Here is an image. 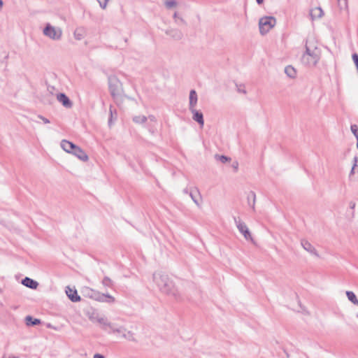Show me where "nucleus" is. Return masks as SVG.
<instances>
[{
    "mask_svg": "<svg viewBox=\"0 0 358 358\" xmlns=\"http://www.w3.org/2000/svg\"><path fill=\"white\" fill-rule=\"evenodd\" d=\"M152 281L159 291L176 301L182 299L181 294L176 288L173 280L162 271H157L152 275Z\"/></svg>",
    "mask_w": 358,
    "mask_h": 358,
    "instance_id": "nucleus-1",
    "label": "nucleus"
},
{
    "mask_svg": "<svg viewBox=\"0 0 358 358\" xmlns=\"http://www.w3.org/2000/svg\"><path fill=\"white\" fill-rule=\"evenodd\" d=\"M305 49L301 58V63L308 67L315 66L321 57V50L317 43L314 40H307Z\"/></svg>",
    "mask_w": 358,
    "mask_h": 358,
    "instance_id": "nucleus-2",
    "label": "nucleus"
},
{
    "mask_svg": "<svg viewBox=\"0 0 358 358\" xmlns=\"http://www.w3.org/2000/svg\"><path fill=\"white\" fill-rule=\"evenodd\" d=\"M60 145L62 148L65 152L75 155L83 162L88 161V155L85 152V151L81 148L77 146L72 142L66 140H62Z\"/></svg>",
    "mask_w": 358,
    "mask_h": 358,
    "instance_id": "nucleus-3",
    "label": "nucleus"
},
{
    "mask_svg": "<svg viewBox=\"0 0 358 358\" xmlns=\"http://www.w3.org/2000/svg\"><path fill=\"white\" fill-rule=\"evenodd\" d=\"M108 85L111 96L118 103L122 100V83L115 76H110L108 77Z\"/></svg>",
    "mask_w": 358,
    "mask_h": 358,
    "instance_id": "nucleus-4",
    "label": "nucleus"
},
{
    "mask_svg": "<svg viewBox=\"0 0 358 358\" xmlns=\"http://www.w3.org/2000/svg\"><path fill=\"white\" fill-rule=\"evenodd\" d=\"M276 24V19L272 16H264L259 20V28L262 35L266 34Z\"/></svg>",
    "mask_w": 358,
    "mask_h": 358,
    "instance_id": "nucleus-5",
    "label": "nucleus"
},
{
    "mask_svg": "<svg viewBox=\"0 0 358 358\" xmlns=\"http://www.w3.org/2000/svg\"><path fill=\"white\" fill-rule=\"evenodd\" d=\"M62 29L60 27H54L50 23L46 24L43 30V35L53 41H59L62 38Z\"/></svg>",
    "mask_w": 358,
    "mask_h": 358,
    "instance_id": "nucleus-6",
    "label": "nucleus"
},
{
    "mask_svg": "<svg viewBox=\"0 0 358 358\" xmlns=\"http://www.w3.org/2000/svg\"><path fill=\"white\" fill-rule=\"evenodd\" d=\"M108 327L110 329L111 332L120 334L122 338L125 339L129 341L134 340V334L130 331H127V329L123 326L117 327L115 324L110 322Z\"/></svg>",
    "mask_w": 358,
    "mask_h": 358,
    "instance_id": "nucleus-7",
    "label": "nucleus"
},
{
    "mask_svg": "<svg viewBox=\"0 0 358 358\" xmlns=\"http://www.w3.org/2000/svg\"><path fill=\"white\" fill-rule=\"evenodd\" d=\"M234 222L238 231L243 235L244 238L246 240L253 241L252 237L246 224L242 222L239 217H234Z\"/></svg>",
    "mask_w": 358,
    "mask_h": 358,
    "instance_id": "nucleus-8",
    "label": "nucleus"
},
{
    "mask_svg": "<svg viewBox=\"0 0 358 358\" xmlns=\"http://www.w3.org/2000/svg\"><path fill=\"white\" fill-rule=\"evenodd\" d=\"M89 319L92 322H98L99 324H101L103 329H106V327H108L110 323L107 320L106 317L96 313H92L91 315H90Z\"/></svg>",
    "mask_w": 358,
    "mask_h": 358,
    "instance_id": "nucleus-9",
    "label": "nucleus"
},
{
    "mask_svg": "<svg viewBox=\"0 0 358 358\" xmlns=\"http://www.w3.org/2000/svg\"><path fill=\"white\" fill-rule=\"evenodd\" d=\"M165 34L176 41L182 39L183 36L182 32L176 28H169L165 30Z\"/></svg>",
    "mask_w": 358,
    "mask_h": 358,
    "instance_id": "nucleus-10",
    "label": "nucleus"
},
{
    "mask_svg": "<svg viewBox=\"0 0 358 358\" xmlns=\"http://www.w3.org/2000/svg\"><path fill=\"white\" fill-rule=\"evenodd\" d=\"M57 99L58 101L66 108H71L73 106L72 101L64 93H59L57 94Z\"/></svg>",
    "mask_w": 358,
    "mask_h": 358,
    "instance_id": "nucleus-11",
    "label": "nucleus"
},
{
    "mask_svg": "<svg viewBox=\"0 0 358 358\" xmlns=\"http://www.w3.org/2000/svg\"><path fill=\"white\" fill-rule=\"evenodd\" d=\"M301 245L302 248L306 251L309 252L310 254H311L317 257H319V255H318L316 249L315 248V247L310 243H309L308 241L302 240L301 241Z\"/></svg>",
    "mask_w": 358,
    "mask_h": 358,
    "instance_id": "nucleus-12",
    "label": "nucleus"
},
{
    "mask_svg": "<svg viewBox=\"0 0 358 358\" xmlns=\"http://www.w3.org/2000/svg\"><path fill=\"white\" fill-rule=\"evenodd\" d=\"M189 196L194 203L199 207L201 206V196L199 189L196 187L192 189L189 192Z\"/></svg>",
    "mask_w": 358,
    "mask_h": 358,
    "instance_id": "nucleus-13",
    "label": "nucleus"
},
{
    "mask_svg": "<svg viewBox=\"0 0 358 358\" xmlns=\"http://www.w3.org/2000/svg\"><path fill=\"white\" fill-rule=\"evenodd\" d=\"M66 293L69 297V299L73 302H78L80 301V297L78 294L77 290L74 289H71L69 287H66Z\"/></svg>",
    "mask_w": 358,
    "mask_h": 358,
    "instance_id": "nucleus-14",
    "label": "nucleus"
},
{
    "mask_svg": "<svg viewBox=\"0 0 358 358\" xmlns=\"http://www.w3.org/2000/svg\"><path fill=\"white\" fill-rule=\"evenodd\" d=\"M197 94L194 90H192L189 96V109H194L197 103Z\"/></svg>",
    "mask_w": 358,
    "mask_h": 358,
    "instance_id": "nucleus-15",
    "label": "nucleus"
},
{
    "mask_svg": "<svg viewBox=\"0 0 358 358\" xmlns=\"http://www.w3.org/2000/svg\"><path fill=\"white\" fill-rule=\"evenodd\" d=\"M193 114V120L197 122L201 127L203 126V116L201 112L196 110L195 108L189 110Z\"/></svg>",
    "mask_w": 358,
    "mask_h": 358,
    "instance_id": "nucleus-16",
    "label": "nucleus"
},
{
    "mask_svg": "<svg viewBox=\"0 0 358 358\" xmlns=\"http://www.w3.org/2000/svg\"><path fill=\"white\" fill-rule=\"evenodd\" d=\"M22 284L24 286L31 288V289H36L37 288V287L38 286V282H36V280H34L29 277H25L22 280Z\"/></svg>",
    "mask_w": 358,
    "mask_h": 358,
    "instance_id": "nucleus-17",
    "label": "nucleus"
},
{
    "mask_svg": "<svg viewBox=\"0 0 358 358\" xmlns=\"http://www.w3.org/2000/svg\"><path fill=\"white\" fill-rule=\"evenodd\" d=\"M85 35L86 31L83 27H77L73 32V36L77 41H81L85 38Z\"/></svg>",
    "mask_w": 358,
    "mask_h": 358,
    "instance_id": "nucleus-18",
    "label": "nucleus"
},
{
    "mask_svg": "<svg viewBox=\"0 0 358 358\" xmlns=\"http://www.w3.org/2000/svg\"><path fill=\"white\" fill-rule=\"evenodd\" d=\"M323 14V10L320 7L312 8L310 11V15L313 20L322 17Z\"/></svg>",
    "mask_w": 358,
    "mask_h": 358,
    "instance_id": "nucleus-19",
    "label": "nucleus"
},
{
    "mask_svg": "<svg viewBox=\"0 0 358 358\" xmlns=\"http://www.w3.org/2000/svg\"><path fill=\"white\" fill-rule=\"evenodd\" d=\"M25 323L27 326H34L41 324V320L28 315L25 317Z\"/></svg>",
    "mask_w": 358,
    "mask_h": 358,
    "instance_id": "nucleus-20",
    "label": "nucleus"
},
{
    "mask_svg": "<svg viewBox=\"0 0 358 358\" xmlns=\"http://www.w3.org/2000/svg\"><path fill=\"white\" fill-rule=\"evenodd\" d=\"M164 3L167 9L175 8L178 6V2L176 0H165Z\"/></svg>",
    "mask_w": 358,
    "mask_h": 358,
    "instance_id": "nucleus-21",
    "label": "nucleus"
},
{
    "mask_svg": "<svg viewBox=\"0 0 358 358\" xmlns=\"http://www.w3.org/2000/svg\"><path fill=\"white\" fill-rule=\"evenodd\" d=\"M285 72L289 78H294L296 77V72L294 67L292 66H287L285 69Z\"/></svg>",
    "mask_w": 358,
    "mask_h": 358,
    "instance_id": "nucleus-22",
    "label": "nucleus"
},
{
    "mask_svg": "<svg viewBox=\"0 0 358 358\" xmlns=\"http://www.w3.org/2000/svg\"><path fill=\"white\" fill-rule=\"evenodd\" d=\"M346 296L349 301H350L353 304L358 305V300L357 299L356 295L352 291H347Z\"/></svg>",
    "mask_w": 358,
    "mask_h": 358,
    "instance_id": "nucleus-23",
    "label": "nucleus"
},
{
    "mask_svg": "<svg viewBox=\"0 0 358 358\" xmlns=\"http://www.w3.org/2000/svg\"><path fill=\"white\" fill-rule=\"evenodd\" d=\"M147 119L145 115H136L133 117V121L136 124H143L147 121Z\"/></svg>",
    "mask_w": 358,
    "mask_h": 358,
    "instance_id": "nucleus-24",
    "label": "nucleus"
},
{
    "mask_svg": "<svg viewBox=\"0 0 358 358\" xmlns=\"http://www.w3.org/2000/svg\"><path fill=\"white\" fill-rule=\"evenodd\" d=\"M102 299L99 298L98 300H101L103 301H108V302H113L115 301V299L113 296H110V294H102L101 296Z\"/></svg>",
    "mask_w": 358,
    "mask_h": 358,
    "instance_id": "nucleus-25",
    "label": "nucleus"
},
{
    "mask_svg": "<svg viewBox=\"0 0 358 358\" xmlns=\"http://www.w3.org/2000/svg\"><path fill=\"white\" fill-rule=\"evenodd\" d=\"M102 284L103 286L110 287L113 285V282L108 277H105L102 280Z\"/></svg>",
    "mask_w": 358,
    "mask_h": 358,
    "instance_id": "nucleus-26",
    "label": "nucleus"
},
{
    "mask_svg": "<svg viewBox=\"0 0 358 358\" xmlns=\"http://www.w3.org/2000/svg\"><path fill=\"white\" fill-rule=\"evenodd\" d=\"M174 22L178 25V26H181V25H186L187 24V22L185 21V20L182 17H179L178 19H176Z\"/></svg>",
    "mask_w": 358,
    "mask_h": 358,
    "instance_id": "nucleus-27",
    "label": "nucleus"
},
{
    "mask_svg": "<svg viewBox=\"0 0 358 358\" xmlns=\"http://www.w3.org/2000/svg\"><path fill=\"white\" fill-rule=\"evenodd\" d=\"M255 199H256L255 194L254 192H250V194L248 196V199L249 201H250V199L252 200V203L251 204V206H252V208L253 209L255 208ZM249 204L250 205V203H249Z\"/></svg>",
    "mask_w": 358,
    "mask_h": 358,
    "instance_id": "nucleus-28",
    "label": "nucleus"
},
{
    "mask_svg": "<svg viewBox=\"0 0 358 358\" xmlns=\"http://www.w3.org/2000/svg\"><path fill=\"white\" fill-rule=\"evenodd\" d=\"M352 133L355 136L356 139L358 138V127L356 124H352L350 127Z\"/></svg>",
    "mask_w": 358,
    "mask_h": 358,
    "instance_id": "nucleus-29",
    "label": "nucleus"
},
{
    "mask_svg": "<svg viewBox=\"0 0 358 358\" xmlns=\"http://www.w3.org/2000/svg\"><path fill=\"white\" fill-rule=\"evenodd\" d=\"M353 162H354V164H353V166H352V169L350 171V176H351L352 175H353L355 173V167L357 166L358 157H355L354 159H353Z\"/></svg>",
    "mask_w": 358,
    "mask_h": 358,
    "instance_id": "nucleus-30",
    "label": "nucleus"
},
{
    "mask_svg": "<svg viewBox=\"0 0 358 358\" xmlns=\"http://www.w3.org/2000/svg\"><path fill=\"white\" fill-rule=\"evenodd\" d=\"M237 91L239 93H243L245 94L247 93V91L245 88V86L243 85H236Z\"/></svg>",
    "mask_w": 358,
    "mask_h": 358,
    "instance_id": "nucleus-31",
    "label": "nucleus"
},
{
    "mask_svg": "<svg viewBox=\"0 0 358 358\" xmlns=\"http://www.w3.org/2000/svg\"><path fill=\"white\" fill-rule=\"evenodd\" d=\"M238 167V162H236V161L233 162L231 165V168L232 169L234 172H236L237 171Z\"/></svg>",
    "mask_w": 358,
    "mask_h": 358,
    "instance_id": "nucleus-32",
    "label": "nucleus"
},
{
    "mask_svg": "<svg viewBox=\"0 0 358 358\" xmlns=\"http://www.w3.org/2000/svg\"><path fill=\"white\" fill-rule=\"evenodd\" d=\"M108 1L109 0H104L103 2H101V1L99 0L98 1L99 3L101 8H102L103 9H105L107 6V3H108Z\"/></svg>",
    "mask_w": 358,
    "mask_h": 358,
    "instance_id": "nucleus-33",
    "label": "nucleus"
},
{
    "mask_svg": "<svg viewBox=\"0 0 358 358\" xmlns=\"http://www.w3.org/2000/svg\"><path fill=\"white\" fill-rule=\"evenodd\" d=\"M38 117L39 119H41V120L43 122V123H45V124H48V123H50V120H49L48 118H46V117H43V115H38Z\"/></svg>",
    "mask_w": 358,
    "mask_h": 358,
    "instance_id": "nucleus-34",
    "label": "nucleus"
},
{
    "mask_svg": "<svg viewBox=\"0 0 358 358\" xmlns=\"http://www.w3.org/2000/svg\"><path fill=\"white\" fill-rule=\"evenodd\" d=\"M215 157L216 159H218L220 160V162H222V163H224V155H215Z\"/></svg>",
    "mask_w": 358,
    "mask_h": 358,
    "instance_id": "nucleus-35",
    "label": "nucleus"
},
{
    "mask_svg": "<svg viewBox=\"0 0 358 358\" xmlns=\"http://www.w3.org/2000/svg\"><path fill=\"white\" fill-rule=\"evenodd\" d=\"M182 16L181 15H180V13L177 11L174 12L173 15V19L174 20V21L178 19L179 17Z\"/></svg>",
    "mask_w": 358,
    "mask_h": 358,
    "instance_id": "nucleus-36",
    "label": "nucleus"
},
{
    "mask_svg": "<svg viewBox=\"0 0 358 358\" xmlns=\"http://www.w3.org/2000/svg\"><path fill=\"white\" fill-rule=\"evenodd\" d=\"M110 119H109V124H110V122L112 121L113 116V110H112V107L111 106L110 107Z\"/></svg>",
    "mask_w": 358,
    "mask_h": 358,
    "instance_id": "nucleus-37",
    "label": "nucleus"
},
{
    "mask_svg": "<svg viewBox=\"0 0 358 358\" xmlns=\"http://www.w3.org/2000/svg\"><path fill=\"white\" fill-rule=\"evenodd\" d=\"M94 358H105L103 355L100 354H95Z\"/></svg>",
    "mask_w": 358,
    "mask_h": 358,
    "instance_id": "nucleus-38",
    "label": "nucleus"
},
{
    "mask_svg": "<svg viewBox=\"0 0 358 358\" xmlns=\"http://www.w3.org/2000/svg\"><path fill=\"white\" fill-rule=\"evenodd\" d=\"M3 5V1L0 0V10L2 9Z\"/></svg>",
    "mask_w": 358,
    "mask_h": 358,
    "instance_id": "nucleus-39",
    "label": "nucleus"
},
{
    "mask_svg": "<svg viewBox=\"0 0 358 358\" xmlns=\"http://www.w3.org/2000/svg\"><path fill=\"white\" fill-rule=\"evenodd\" d=\"M258 4H262L264 2V0H256Z\"/></svg>",
    "mask_w": 358,
    "mask_h": 358,
    "instance_id": "nucleus-40",
    "label": "nucleus"
},
{
    "mask_svg": "<svg viewBox=\"0 0 358 358\" xmlns=\"http://www.w3.org/2000/svg\"><path fill=\"white\" fill-rule=\"evenodd\" d=\"M224 159H225V163H226V162H229V161L231 160V159H230V158H229V157H226V156H225V157H224Z\"/></svg>",
    "mask_w": 358,
    "mask_h": 358,
    "instance_id": "nucleus-41",
    "label": "nucleus"
},
{
    "mask_svg": "<svg viewBox=\"0 0 358 358\" xmlns=\"http://www.w3.org/2000/svg\"><path fill=\"white\" fill-rule=\"evenodd\" d=\"M183 192H184L185 194H189V191H188V189H185L183 190Z\"/></svg>",
    "mask_w": 358,
    "mask_h": 358,
    "instance_id": "nucleus-42",
    "label": "nucleus"
},
{
    "mask_svg": "<svg viewBox=\"0 0 358 358\" xmlns=\"http://www.w3.org/2000/svg\"><path fill=\"white\" fill-rule=\"evenodd\" d=\"M149 118L151 120H154V117L153 116H150Z\"/></svg>",
    "mask_w": 358,
    "mask_h": 358,
    "instance_id": "nucleus-43",
    "label": "nucleus"
},
{
    "mask_svg": "<svg viewBox=\"0 0 358 358\" xmlns=\"http://www.w3.org/2000/svg\"><path fill=\"white\" fill-rule=\"evenodd\" d=\"M357 149H358V138H357Z\"/></svg>",
    "mask_w": 358,
    "mask_h": 358,
    "instance_id": "nucleus-44",
    "label": "nucleus"
},
{
    "mask_svg": "<svg viewBox=\"0 0 358 358\" xmlns=\"http://www.w3.org/2000/svg\"><path fill=\"white\" fill-rule=\"evenodd\" d=\"M338 1H340L341 0H338Z\"/></svg>",
    "mask_w": 358,
    "mask_h": 358,
    "instance_id": "nucleus-45",
    "label": "nucleus"
},
{
    "mask_svg": "<svg viewBox=\"0 0 358 358\" xmlns=\"http://www.w3.org/2000/svg\"><path fill=\"white\" fill-rule=\"evenodd\" d=\"M357 317H358V313H357Z\"/></svg>",
    "mask_w": 358,
    "mask_h": 358,
    "instance_id": "nucleus-46",
    "label": "nucleus"
}]
</instances>
